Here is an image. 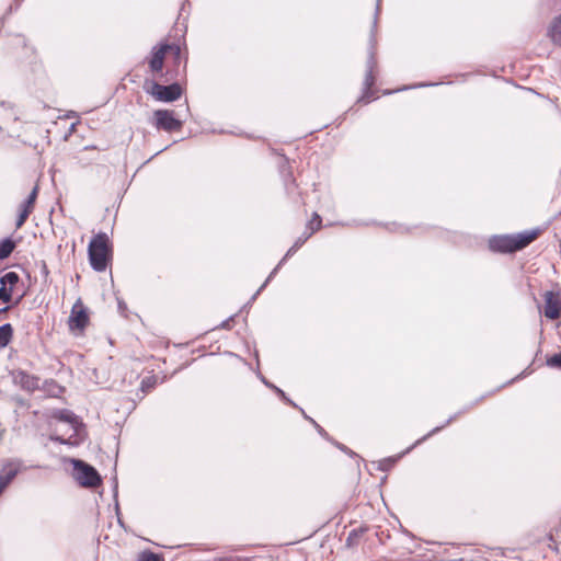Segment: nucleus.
I'll use <instances>...</instances> for the list:
<instances>
[{
  "label": "nucleus",
  "mask_w": 561,
  "mask_h": 561,
  "mask_svg": "<svg viewBox=\"0 0 561 561\" xmlns=\"http://www.w3.org/2000/svg\"><path fill=\"white\" fill-rule=\"evenodd\" d=\"M13 336V328L10 323H4L0 327V350L4 348Z\"/></svg>",
  "instance_id": "nucleus-17"
},
{
  "label": "nucleus",
  "mask_w": 561,
  "mask_h": 561,
  "mask_svg": "<svg viewBox=\"0 0 561 561\" xmlns=\"http://www.w3.org/2000/svg\"><path fill=\"white\" fill-rule=\"evenodd\" d=\"M298 250V248L293 244L289 250L286 252L285 256L280 260V262L277 264V266L271 272V274L268 275V277L266 278V280L263 283V285L256 290V293L252 296L251 300H255L256 297L260 295V293L263 290V288L268 284V282L276 275V273L278 272L279 267L283 265V263L289 257L291 256L296 251Z\"/></svg>",
  "instance_id": "nucleus-15"
},
{
  "label": "nucleus",
  "mask_w": 561,
  "mask_h": 561,
  "mask_svg": "<svg viewBox=\"0 0 561 561\" xmlns=\"http://www.w3.org/2000/svg\"><path fill=\"white\" fill-rule=\"evenodd\" d=\"M393 462L392 459H386L381 462L380 469L385 470L388 466H390Z\"/></svg>",
  "instance_id": "nucleus-31"
},
{
  "label": "nucleus",
  "mask_w": 561,
  "mask_h": 561,
  "mask_svg": "<svg viewBox=\"0 0 561 561\" xmlns=\"http://www.w3.org/2000/svg\"><path fill=\"white\" fill-rule=\"evenodd\" d=\"M12 379L15 385L27 392H34L39 388L41 379L22 369L14 370L12 373Z\"/></svg>",
  "instance_id": "nucleus-9"
},
{
  "label": "nucleus",
  "mask_w": 561,
  "mask_h": 561,
  "mask_svg": "<svg viewBox=\"0 0 561 561\" xmlns=\"http://www.w3.org/2000/svg\"><path fill=\"white\" fill-rule=\"evenodd\" d=\"M31 213H28L26 209H22L20 208V213H19V216H18V219H16V222H15V226L16 228H21L24 222L26 221L27 217L30 216Z\"/></svg>",
  "instance_id": "nucleus-25"
},
{
  "label": "nucleus",
  "mask_w": 561,
  "mask_h": 561,
  "mask_svg": "<svg viewBox=\"0 0 561 561\" xmlns=\"http://www.w3.org/2000/svg\"><path fill=\"white\" fill-rule=\"evenodd\" d=\"M19 282V275L15 272H8L0 278V300L10 302L12 298V287Z\"/></svg>",
  "instance_id": "nucleus-13"
},
{
  "label": "nucleus",
  "mask_w": 561,
  "mask_h": 561,
  "mask_svg": "<svg viewBox=\"0 0 561 561\" xmlns=\"http://www.w3.org/2000/svg\"><path fill=\"white\" fill-rule=\"evenodd\" d=\"M379 2H380V0H378V2H377L376 13H375V18H374V25H373V30H371V37H370L371 46L374 45V42H375L374 32H375V30L377 27V16H378V13H379Z\"/></svg>",
  "instance_id": "nucleus-27"
},
{
  "label": "nucleus",
  "mask_w": 561,
  "mask_h": 561,
  "mask_svg": "<svg viewBox=\"0 0 561 561\" xmlns=\"http://www.w3.org/2000/svg\"><path fill=\"white\" fill-rule=\"evenodd\" d=\"M539 234L538 229L516 234L493 236L489 240V248L493 252L511 253L524 249Z\"/></svg>",
  "instance_id": "nucleus-1"
},
{
  "label": "nucleus",
  "mask_w": 561,
  "mask_h": 561,
  "mask_svg": "<svg viewBox=\"0 0 561 561\" xmlns=\"http://www.w3.org/2000/svg\"><path fill=\"white\" fill-rule=\"evenodd\" d=\"M262 381L264 382V385H266L267 387L272 388L284 401L295 405L285 394V392L277 388L276 386L272 385L268 382V380H266L264 377H262Z\"/></svg>",
  "instance_id": "nucleus-23"
},
{
  "label": "nucleus",
  "mask_w": 561,
  "mask_h": 561,
  "mask_svg": "<svg viewBox=\"0 0 561 561\" xmlns=\"http://www.w3.org/2000/svg\"><path fill=\"white\" fill-rule=\"evenodd\" d=\"M88 322H89L88 312L84 309V307L82 306L81 301L78 300L71 309V314L69 317V328L71 330H73V329L82 330L87 327Z\"/></svg>",
  "instance_id": "nucleus-12"
},
{
  "label": "nucleus",
  "mask_w": 561,
  "mask_h": 561,
  "mask_svg": "<svg viewBox=\"0 0 561 561\" xmlns=\"http://www.w3.org/2000/svg\"><path fill=\"white\" fill-rule=\"evenodd\" d=\"M51 416L68 425V431L64 435H51L50 439L60 444L77 445L80 442L83 424L79 417L70 410H54Z\"/></svg>",
  "instance_id": "nucleus-2"
},
{
  "label": "nucleus",
  "mask_w": 561,
  "mask_h": 561,
  "mask_svg": "<svg viewBox=\"0 0 561 561\" xmlns=\"http://www.w3.org/2000/svg\"><path fill=\"white\" fill-rule=\"evenodd\" d=\"M545 299V316L548 319L556 320L561 314V295L559 293L549 290L543 295Z\"/></svg>",
  "instance_id": "nucleus-10"
},
{
  "label": "nucleus",
  "mask_w": 561,
  "mask_h": 561,
  "mask_svg": "<svg viewBox=\"0 0 561 561\" xmlns=\"http://www.w3.org/2000/svg\"><path fill=\"white\" fill-rule=\"evenodd\" d=\"M153 125L157 129L165 131L179 130L182 127V122L174 116L173 111L157 110L153 112Z\"/></svg>",
  "instance_id": "nucleus-7"
},
{
  "label": "nucleus",
  "mask_w": 561,
  "mask_h": 561,
  "mask_svg": "<svg viewBox=\"0 0 561 561\" xmlns=\"http://www.w3.org/2000/svg\"><path fill=\"white\" fill-rule=\"evenodd\" d=\"M108 238L105 233L96 234L89 243L88 252L90 264L96 272H103L108 261Z\"/></svg>",
  "instance_id": "nucleus-3"
},
{
  "label": "nucleus",
  "mask_w": 561,
  "mask_h": 561,
  "mask_svg": "<svg viewBox=\"0 0 561 561\" xmlns=\"http://www.w3.org/2000/svg\"><path fill=\"white\" fill-rule=\"evenodd\" d=\"M311 226L312 228H316L317 227V219L314 218V216L312 217V219L307 224V230L306 231H311Z\"/></svg>",
  "instance_id": "nucleus-29"
},
{
  "label": "nucleus",
  "mask_w": 561,
  "mask_h": 561,
  "mask_svg": "<svg viewBox=\"0 0 561 561\" xmlns=\"http://www.w3.org/2000/svg\"><path fill=\"white\" fill-rule=\"evenodd\" d=\"M427 85H433V84H432V83H430V84L421 83V84H419L417 87H427Z\"/></svg>",
  "instance_id": "nucleus-33"
},
{
  "label": "nucleus",
  "mask_w": 561,
  "mask_h": 561,
  "mask_svg": "<svg viewBox=\"0 0 561 561\" xmlns=\"http://www.w3.org/2000/svg\"><path fill=\"white\" fill-rule=\"evenodd\" d=\"M549 36L556 45L561 46V14L552 20Z\"/></svg>",
  "instance_id": "nucleus-16"
},
{
  "label": "nucleus",
  "mask_w": 561,
  "mask_h": 561,
  "mask_svg": "<svg viewBox=\"0 0 561 561\" xmlns=\"http://www.w3.org/2000/svg\"><path fill=\"white\" fill-rule=\"evenodd\" d=\"M298 250V248L293 244L289 250L286 252L285 256L280 260V262L277 264V266L271 272V274L268 275V277L266 278V280L263 283V285L256 290V293L252 296L251 300H255L256 297L260 295V293L263 290V288L268 284V282L276 275V273L278 272L279 267L283 265V263L289 257L291 256L296 251Z\"/></svg>",
  "instance_id": "nucleus-14"
},
{
  "label": "nucleus",
  "mask_w": 561,
  "mask_h": 561,
  "mask_svg": "<svg viewBox=\"0 0 561 561\" xmlns=\"http://www.w3.org/2000/svg\"><path fill=\"white\" fill-rule=\"evenodd\" d=\"M139 561H161L160 557L153 552H142L139 557Z\"/></svg>",
  "instance_id": "nucleus-26"
},
{
  "label": "nucleus",
  "mask_w": 561,
  "mask_h": 561,
  "mask_svg": "<svg viewBox=\"0 0 561 561\" xmlns=\"http://www.w3.org/2000/svg\"><path fill=\"white\" fill-rule=\"evenodd\" d=\"M46 391L48 392L49 396L51 397H58L64 391V388L60 387L57 382H55L54 380H50L49 382H46Z\"/></svg>",
  "instance_id": "nucleus-21"
},
{
  "label": "nucleus",
  "mask_w": 561,
  "mask_h": 561,
  "mask_svg": "<svg viewBox=\"0 0 561 561\" xmlns=\"http://www.w3.org/2000/svg\"><path fill=\"white\" fill-rule=\"evenodd\" d=\"M337 447H339L341 450L345 451V453L353 454L351 450H348V449H347V447H345V446H343V445H337Z\"/></svg>",
  "instance_id": "nucleus-32"
},
{
  "label": "nucleus",
  "mask_w": 561,
  "mask_h": 561,
  "mask_svg": "<svg viewBox=\"0 0 561 561\" xmlns=\"http://www.w3.org/2000/svg\"><path fill=\"white\" fill-rule=\"evenodd\" d=\"M38 187L34 186L27 198L20 205V208L26 209L32 213L34 209L35 201L37 198Z\"/></svg>",
  "instance_id": "nucleus-20"
},
{
  "label": "nucleus",
  "mask_w": 561,
  "mask_h": 561,
  "mask_svg": "<svg viewBox=\"0 0 561 561\" xmlns=\"http://www.w3.org/2000/svg\"><path fill=\"white\" fill-rule=\"evenodd\" d=\"M148 92L158 101L173 102L180 99L182 89L179 83L162 85L160 83L152 82L151 89L148 90Z\"/></svg>",
  "instance_id": "nucleus-6"
},
{
  "label": "nucleus",
  "mask_w": 561,
  "mask_h": 561,
  "mask_svg": "<svg viewBox=\"0 0 561 561\" xmlns=\"http://www.w3.org/2000/svg\"><path fill=\"white\" fill-rule=\"evenodd\" d=\"M168 50H172L176 57H180L181 48L178 45H161L159 48H154L152 57L149 61L150 69L153 72H160L163 68L164 56Z\"/></svg>",
  "instance_id": "nucleus-8"
},
{
  "label": "nucleus",
  "mask_w": 561,
  "mask_h": 561,
  "mask_svg": "<svg viewBox=\"0 0 561 561\" xmlns=\"http://www.w3.org/2000/svg\"><path fill=\"white\" fill-rule=\"evenodd\" d=\"M547 365L553 368H561V352L550 356L547 359Z\"/></svg>",
  "instance_id": "nucleus-24"
},
{
  "label": "nucleus",
  "mask_w": 561,
  "mask_h": 561,
  "mask_svg": "<svg viewBox=\"0 0 561 561\" xmlns=\"http://www.w3.org/2000/svg\"><path fill=\"white\" fill-rule=\"evenodd\" d=\"M25 469L23 461L19 458L5 460L0 469V494L9 486L19 472Z\"/></svg>",
  "instance_id": "nucleus-5"
},
{
  "label": "nucleus",
  "mask_w": 561,
  "mask_h": 561,
  "mask_svg": "<svg viewBox=\"0 0 561 561\" xmlns=\"http://www.w3.org/2000/svg\"><path fill=\"white\" fill-rule=\"evenodd\" d=\"M232 321V318L228 319V320H225L221 322V324L219 325L221 329H230V322Z\"/></svg>",
  "instance_id": "nucleus-30"
},
{
  "label": "nucleus",
  "mask_w": 561,
  "mask_h": 561,
  "mask_svg": "<svg viewBox=\"0 0 561 561\" xmlns=\"http://www.w3.org/2000/svg\"><path fill=\"white\" fill-rule=\"evenodd\" d=\"M15 248L14 241H12L10 238L3 239L0 242V260H4L13 252Z\"/></svg>",
  "instance_id": "nucleus-19"
},
{
  "label": "nucleus",
  "mask_w": 561,
  "mask_h": 561,
  "mask_svg": "<svg viewBox=\"0 0 561 561\" xmlns=\"http://www.w3.org/2000/svg\"><path fill=\"white\" fill-rule=\"evenodd\" d=\"M73 476L80 485L85 488H95L101 483V477L98 471L82 460H72Z\"/></svg>",
  "instance_id": "nucleus-4"
},
{
  "label": "nucleus",
  "mask_w": 561,
  "mask_h": 561,
  "mask_svg": "<svg viewBox=\"0 0 561 561\" xmlns=\"http://www.w3.org/2000/svg\"><path fill=\"white\" fill-rule=\"evenodd\" d=\"M301 412H302L304 416L306 419L310 420V422L316 426V428L318 430L319 434H321L322 436L327 435L325 431L319 424H317L314 420L308 417L302 410H301Z\"/></svg>",
  "instance_id": "nucleus-28"
},
{
  "label": "nucleus",
  "mask_w": 561,
  "mask_h": 561,
  "mask_svg": "<svg viewBox=\"0 0 561 561\" xmlns=\"http://www.w3.org/2000/svg\"><path fill=\"white\" fill-rule=\"evenodd\" d=\"M314 218L317 219V227L316 228H312L311 227V231H305L304 234L301 237H299L296 241H295V245L299 249L311 236L312 233H314L317 230L320 229L321 227V218L320 216L314 213Z\"/></svg>",
  "instance_id": "nucleus-18"
},
{
  "label": "nucleus",
  "mask_w": 561,
  "mask_h": 561,
  "mask_svg": "<svg viewBox=\"0 0 561 561\" xmlns=\"http://www.w3.org/2000/svg\"><path fill=\"white\" fill-rule=\"evenodd\" d=\"M376 67V60L374 56V51H369V56L367 59V71L364 80V93L362 98L358 100L359 102L368 103L370 102L373 98L371 87L375 84V77H374V68Z\"/></svg>",
  "instance_id": "nucleus-11"
},
{
  "label": "nucleus",
  "mask_w": 561,
  "mask_h": 561,
  "mask_svg": "<svg viewBox=\"0 0 561 561\" xmlns=\"http://www.w3.org/2000/svg\"><path fill=\"white\" fill-rule=\"evenodd\" d=\"M453 421V417L448 419L447 422L443 425V426H437L435 427L434 430H432L427 435L423 436L422 438L417 439L415 442V444L413 446H411L410 448H408V450L405 453H409L414 446L421 444L422 442L426 440L430 436H432L433 434L439 432L444 426H446L447 424H449L450 422Z\"/></svg>",
  "instance_id": "nucleus-22"
}]
</instances>
